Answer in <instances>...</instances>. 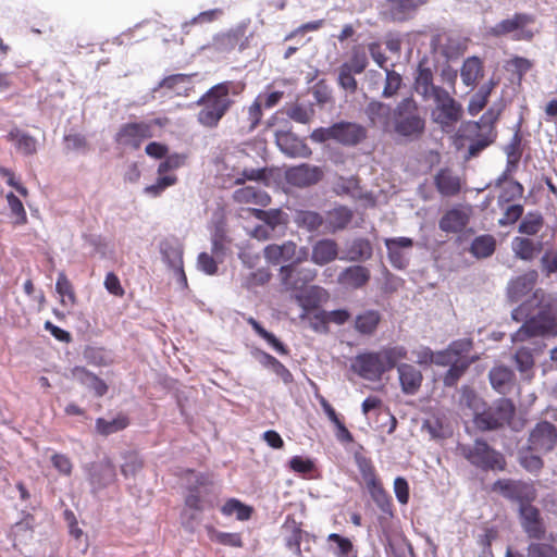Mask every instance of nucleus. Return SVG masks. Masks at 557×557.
<instances>
[{
    "instance_id": "obj_33",
    "label": "nucleus",
    "mask_w": 557,
    "mask_h": 557,
    "mask_svg": "<svg viewBox=\"0 0 557 557\" xmlns=\"http://www.w3.org/2000/svg\"><path fill=\"white\" fill-rule=\"evenodd\" d=\"M469 222V214L460 208L447 211L440 220V228L446 233L461 232Z\"/></svg>"
},
{
    "instance_id": "obj_34",
    "label": "nucleus",
    "mask_w": 557,
    "mask_h": 557,
    "mask_svg": "<svg viewBox=\"0 0 557 557\" xmlns=\"http://www.w3.org/2000/svg\"><path fill=\"white\" fill-rule=\"evenodd\" d=\"M502 107H491L479 121L467 122L463 125L465 133H478L479 131L494 132V123L498 120Z\"/></svg>"
},
{
    "instance_id": "obj_35",
    "label": "nucleus",
    "mask_w": 557,
    "mask_h": 557,
    "mask_svg": "<svg viewBox=\"0 0 557 557\" xmlns=\"http://www.w3.org/2000/svg\"><path fill=\"white\" fill-rule=\"evenodd\" d=\"M511 249L518 259L531 261L542 249V244L535 243L528 237L517 236L511 242Z\"/></svg>"
},
{
    "instance_id": "obj_55",
    "label": "nucleus",
    "mask_w": 557,
    "mask_h": 557,
    "mask_svg": "<svg viewBox=\"0 0 557 557\" xmlns=\"http://www.w3.org/2000/svg\"><path fill=\"white\" fill-rule=\"evenodd\" d=\"M500 209L503 210V215L498 219V224L503 227L518 222L524 212V207L520 203H507Z\"/></svg>"
},
{
    "instance_id": "obj_53",
    "label": "nucleus",
    "mask_w": 557,
    "mask_h": 557,
    "mask_svg": "<svg viewBox=\"0 0 557 557\" xmlns=\"http://www.w3.org/2000/svg\"><path fill=\"white\" fill-rule=\"evenodd\" d=\"M470 134L475 135V138L471 141L469 146V158L475 157L479 152H481L488 145H491L496 137L495 132L479 131L478 133Z\"/></svg>"
},
{
    "instance_id": "obj_4",
    "label": "nucleus",
    "mask_w": 557,
    "mask_h": 557,
    "mask_svg": "<svg viewBox=\"0 0 557 557\" xmlns=\"http://www.w3.org/2000/svg\"><path fill=\"white\" fill-rule=\"evenodd\" d=\"M392 129L408 140L419 139L425 131V120L419 112L416 100L404 98L393 109Z\"/></svg>"
},
{
    "instance_id": "obj_27",
    "label": "nucleus",
    "mask_w": 557,
    "mask_h": 557,
    "mask_svg": "<svg viewBox=\"0 0 557 557\" xmlns=\"http://www.w3.org/2000/svg\"><path fill=\"white\" fill-rule=\"evenodd\" d=\"M540 345L535 342H532L531 345H521L517 348L513 354V361L517 370L524 376L530 377L534 363L535 357L534 354L540 349Z\"/></svg>"
},
{
    "instance_id": "obj_21",
    "label": "nucleus",
    "mask_w": 557,
    "mask_h": 557,
    "mask_svg": "<svg viewBox=\"0 0 557 557\" xmlns=\"http://www.w3.org/2000/svg\"><path fill=\"white\" fill-rule=\"evenodd\" d=\"M364 112L373 126L392 131L393 110L389 104L372 100L367 104Z\"/></svg>"
},
{
    "instance_id": "obj_42",
    "label": "nucleus",
    "mask_w": 557,
    "mask_h": 557,
    "mask_svg": "<svg viewBox=\"0 0 557 557\" xmlns=\"http://www.w3.org/2000/svg\"><path fill=\"white\" fill-rule=\"evenodd\" d=\"M483 75L482 63L479 58L471 57L465 60L460 76L462 83L467 86H474L476 81Z\"/></svg>"
},
{
    "instance_id": "obj_60",
    "label": "nucleus",
    "mask_w": 557,
    "mask_h": 557,
    "mask_svg": "<svg viewBox=\"0 0 557 557\" xmlns=\"http://www.w3.org/2000/svg\"><path fill=\"white\" fill-rule=\"evenodd\" d=\"M527 22H528V18L525 15L516 14L511 18H506V20L499 22L495 27V32L497 34L511 33L513 30H517V29L523 27L527 24Z\"/></svg>"
},
{
    "instance_id": "obj_62",
    "label": "nucleus",
    "mask_w": 557,
    "mask_h": 557,
    "mask_svg": "<svg viewBox=\"0 0 557 557\" xmlns=\"http://www.w3.org/2000/svg\"><path fill=\"white\" fill-rule=\"evenodd\" d=\"M372 490L371 495L377 507L387 515H392V503L388 494L381 487L375 484V481L372 480Z\"/></svg>"
},
{
    "instance_id": "obj_1",
    "label": "nucleus",
    "mask_w": 557,
    "mask_h": 557,
    "mask_svg": "<svg viewBox=\"0 0 557 557\" xmlns=\"http://www.w3.org/2000/svg\"><path fill=\"white\" fill-rule=\"evenodd\" d=\"M511 319L523 322L511 334L513 344L524 343L533 338L557 336V298L536 289L532 297L511 311Z\"/></svg>"
},
{
    "instance_id": "obj_31",
    "label": "nucleus",
    "mask_w": 557,
    "mask_h": 557,
    "mask_svg": "<svg viewBox=\"0 0 557 557\" xmlns=\"http://www.w3.org/2000/svg\"><path fill=\"white\" fill-rule=\"evenodd\" d=\"M488 379L492 387L499 394H507L515 383V373L505 366H496L490 370Z\"/></svg>"
},
{
    "instance_id": "obj_61",
    "label": "nucleus",
    "mask_w": 557,
    "mask_h": 557,
    "mask_svg": "<svg viewBox=\"0 0 557 557\" xmlns=\"http://www.w3.org/2000/svg\"><path fill=\"white\" fill-rule=\"evenodd\" d=\"M124 462L121 465V472L125 478L134 476L143 467V461L135 453L124 455Z\"/></svg>"
},
{
    "instance_id": "obj_28",
    "label": "nucleus",
    "mask_w": 557,
    "mask_h": 557,
    "mask_svg": "<svg viewBox=\"0 0 557 557\" xmlns=\"http://www.w3.org/2000/svg\"><path fill=\"white\" fill-rule=\"evenodd\" d=\"M372 245L368 239L356 238L346 244L343 255L339 256V260L349 262L366 261L372 257Z\"/></svg>"
},
{
    "instance_id": "obj_3",
    "label": "nucleus",
    "mask_w": 557,
    "mask_h": 557,
    "mask_svg": "<svg viewBox=\"0 0 557 557\" xmlns=\"http://www.w3.org/2000/svg\"><path fill=\"white\" fill-rule=\"evenodd\" d=\"M232 83L223 82L211 87L197 101L201 110L197 121L206 127H215L233 104L230 96Z\"/></svg>"
},
{
    "instance_id": "obj_6",
    "label": "nucleus",
    "mask_w": 557,
    "mask_h": 557,
    "mask_svg": "<svg viewBox=\"0 0 557 557\" xmlns=\"http://www.w3.org/2000/svg\"><path fill=\"white\" fill-rule=\"evenodd\" d=\"M430 102L433 103L431 119L442 131L453 129L461 120L463 108L446 89L431 98Z\"/></svg>"
},
{
    "instance_id": "obj_58",
    "label": "nucleus",
    "mask_w": 557,
    "mask_h": 557,
    "mask_svg": "<svg viewBox=\"0 0 557 557\" xmlns=\"http://www.w3.org/2000/svg\"><path fill=\"white\" fill-rule=\"evenodd\" d=\"M343 65H348L349 70L354 71L356 74L362 73L368 65L366 51L359 47L354 48L349 61L345 62Z\"/></svg>"
},
{
    "instance_id": "obj_16",
    "label": "nucleus",
    "mask_w": 557,
    "mask_h": 557,
    "mask_svg": "<svg viewBox=\"0 0 557 557\" xmlns=\"http://www.w3.org/2000/svg\"><path fill=\"white\" fill-rule=\"evenodd\" d=\"M160 252L163 261L171 268L182 286L187 285L183 269V247L175 238H166L160 243Z\"/></svg>"
},
{
    "instance_id": "obj_63",
    "label": "nucleus",
    "mask_w": 557,
    "mask_h": 557,
    "mask_svg": "<svg viewBox=\"0 0 557 557\" xmlns=\"http://www.w3.org/2000/svg\"><path fill=\"white\" fill-rule=\"evenodd\" d=\"M355 74L354 71L349 70L348 65H341L338 69V84L350 94L357 90V81L354 77Z\"/></svg>"
},
{
    "instance_id": "obj_47",
    "label": "nucleus",
    "mask_w": 557,
    "mask_h": 557,
    "mask_svg": "<svg viewBox=\"0 0 557 557\" xmlns=\"http://www.w3.org/2000/svg\"><path fill=\"white\" fill-rule=\"evenodd\" d=\"M323 216L310 210L297 211L295 222L299 227L306 228L309 232L318 231L323 224Z\"/></svg>"
},
{
    "instance_id": "obj_20",
    "label": "nucleus",
    "mask_w": 557,
    "mask_h": 557,
    "mask_svg": "<svg viewBox=\"0 0 557 557\" xmlns=\"http://www.w3.org/2000/svg\"><path fill=\"white\" fill-rule=\"evenodd\" d=\"M323 176L319 166L301 164L287 170L286 180L289 184L306 187L318 183Z\"/></svg>"
},
{
    "instance_id": "obj_50",
    "label": "nucleus",
    "mask_w": 557,
    "mask_h": 557,
    "mask_svg": "<svg viewBox=\"0 0 557 557\" xmlns=\"http://www.w3.org/2000/svg\"><path fill=\"white\" fill-rule=\"evenodd\" d=\"M327 541L335 543L336 546L333 548V554L336 557H357L354 545L349 539L343 537L337 533H331L327 536Z\"/></svg>"
},
{
    "instance_id": "obj_39",
    "label": "nucleus",
    "mask_w": 557,
    "mask_h": 557,
    "mask_svg": "<svg viewBox=\"0 0 557 557\" xmlns=\"http://www.w3.org/2000/svg\"><path fill=\"white\" fill-rule=\"evenodd\" d=\"M496 249V240L490 234L476 236L470 246V252L476 259H484L491 257Z\"/></svg>"
},
{
    "instance_id": "obj_51",
    "label": "nucleus",
    "mask_w": 557,
    "mask_h": 557,
    "mask_svg": "<svg viewBox=\"0 0 557 557\" xmlns=\"http://www.w3.org/2000/svg\"><path fill=\"white\" fill-rule=\"evenodd\" d=\"M401 85H403L401 75L398 72L386 67L385 69V82H384V88L382 90V97L386 98V99L393 98L394 96L397 95Z\"/></svg>"
},
{
    "instance_id": "obj_14",
    "label": "nucleus",
    "mask_w": 557,
    "mask_h": 557,
    "mask_svg": "<svg viewBox=\"0 0 557 557\" xmlns=\"http://www.w3.org/2000/svg\"><path fill=\"white\" fill-rule=\"evenodd\" d=\"M264 258L272 264L286 262L295 264L307 260V250L305 248L297 250V245L292 240H287L281 245H268L264 248Z\"/></svg>"
},
{
    "instance_id": "obj_17",
    "label": "nucleus",
    "mask_w": 557,
    "mask_h": 557,
    "mask_svg": "<svg viewBox=\"0 0 557 557\" xmlns=\"http://www.w3.org/2000/svg\"><path fill=\"white\" fill-rule=\"evenodd\" d=\"M151 135V126L148 123H127L116 134V141L123 146L138 148L141 141Z\"/></svg>"
},
{
    "instance_id": "obj_15",
    "label": "nucleus",
    "mask_w": 557,
    "mask_h": 557,
    "mask_svg": "<svg viewBox=\"0 0 557 557\" xmlns=\"http://www.w3.org/2000/svg\"><path fill=\"white\" fill-rule=\"evenodd\" d=\"M413 89L424 102H430L438 92L445 88L434 83V72L429 65V62L422 60L419 62L414 73Z\"/></svg>"
},
{
    "instance_id": "obj_12",
    "label": "nucleus",
    "mask_w": 557,
    "mask_h": 557,
    "mask_svg": "<svg viewBox=\"0 0 557 557\" xmlns=\"http://www.w3.org/2000/svg\"><path fill=\"white\" fill-rule=\"evenodd\" d=\"M351 370L364 380L377 381L386 372V364L380 352H367L355 358Z\"/></svg>"
},
{
    "instance_id": "obj_18",
    "label": "nucleus",
    "mask_w": 557,
    "mask_h": 557,
    "mask_svg": "<svg viewBox=\"0 0 557 557\" xmlns=\"http://www.w3.org/2000/svg\"><path fill=\"white\" fill-rule=\"evenodd\" d=\"M521 525L524 532L532 539L540 540L544 536L545 529L541 519L540 510L528 502L519 506Z\"/></svg>"
},
{
    "instance_id": "obj_59",
    "label": "nucleus",
    "mask_w": 557,
    "mask_h": 557,
    "mask_svg": "<svg viewBox=\"0 0 557 557\" xmlns=\"http://www.w3.org/2000/svg\"><path fill=\"white\" fill-rule=\"evenodd\" d=\"M176 181L175 175L159 176L154 184L145 187L144 193L151 197H158L168 187L174 185Z\"/></svg>"
},
{
    "instance_id": "obj_37",
    "label": "nucleus",
    "mask_w": 557,
    "mask_h": 557,
    "mask_svg": "<svg viewBox=\"0 0 557 557\" xmlns=\"http://www.w3.org/2000/svg\"><path fill=\"white\" fill-rule=\"evenodd\" d=\"M541 454L531 450L529 446L521 447L518 451V462L528 472L537 474L544 467Z\"/></svg>"
},
{
    "instance_id": "obj_26",
    "label": "nucleus",
    "mask_w": 557,
    "mask_h": 557,
    "mask_svg": "<svg viewBox=\"0 0 557 557\" xmlns=\"http://www.w3.org/2000/svg\"><path fill=\"white\" fill-rule=\"evenodd\" d=\"M371 277L370 270L363 265H351L338 275V283L347 288L358 289L367 285Z\"/></svg>"
},
{
    "instance_id": "obj_40",
    "label": "nucleus",
    "mask_w": 557,
    "mask_h": 557,
    "mask_svg": "<svg viewBox=\"0 0 557 557\" xmlns=\"http://www.w3.org/2000/svg\"><path fill=\"white\" fill-rule=\"evenodd\" d=\"M129 424L126 416L117 414L112 419L98 418L96 420V431L102 436H108L124 430Z\"/></svg>"
},
{
    "instance_id": "obj_19",
    "label": "nucleus",
    "mask_w": 557,
    "mask_h": 557,
    "mask_svg": "<svg viewBox=\"0 0 557 557\" xmlns=\"http://www.w3.org/2000/svg\"><path fill=\"white\" fill-rule=\"evenodd\" d=\"M413 246L409 237H394L385 239L388 260L396 269L403 270L409 264V253L406 251Z\"/></svg>"
},
{
    "instance_id": "obj_30",
    "label": "nucleus",
    "mask_w": 557,
    "mask_h": 557,
    "mask_svg": "<svg viewBox=\"0 0 557 557\" xmlns=\"http://www.w3.org/2000/svg\"><path fill=\"white\" fill-rule=\"evenodd\" d=\"M436 189L442 196H456L461 189L460 177L449 169H442L434 177Z\"/></svg>"
},
{
    "instance_id": "obj_11",
    "label": "nucleus",
    "mask_w": 557,
    "mask_h": 557,
    "mask_svg": "<svg viewBox=\"0 0 557 557\" xmlns=\"http://www.w3.org/2000/svg\"><path fill=\"white\" fill-rule=\"evenodd\" d=\"M84 471L94 494L113 484L116 479L115 467L107 457L98 461L86 463Z\"/></svg>"
},
{
    "instance_id": "obj_29",
    "label": "nucleus",
    "mask_w": 557,
    "mask_h": 557,
    "mask_svg": "<svg viewBox=\"0 0 557 557\" xmlns=\"http://www.w3.org/2000/svg\"><path fill=\"white\" fill-rule=\"evenodd\" d=\"M275 141L282 152L289 157L307 156L309 149L290 132L276 131Z\"/></svg>"
},
{
    "instance_id": "obj_57",
    "label": "nucleus",
    "mask_w": 557,
    "mask_h": 557,
    "mask_svg": "<svg viewBox=\"0 0 557 557\" xmlns=\"http://www.w3.org/2000/svg\"><path fill=\"white\" fill-rule=\"evenodd\" d=\"M460 405L472 410L474 418L476 417V413H481L480 410L483 407L482 399L475 394L473 389L467 386L462 387L461 389Z\"/></svg>"
},
{
    "instance_id": "obj_44",
    "label": "nucleus",
    "mask_w": 557,
    "mask_h": 557,
    "mask_svg": "<svg viewBox=\"0 0 557 557\" xmlns=\"http://www.w3.org/2000/svg\"><path fill=\"white\" fill-rule=\"evenodd\" d=\"M544 225L543 215L537 211L528 212L521 220L518 231L528 236L536 235Z\"/></svg>"
},
{
    "instance_id": "obj_32",
    "label": "nucleus",
    "mask_w": 557,
    "mask_h": 557,
    "mask_svg": "<svg viewBox=\"0 0 557 557\" xmlns=\"http://www.w3.org/2000/svg\"><path fill=\"white\" fill-rule=\"evenodd\" d=\"M233 198L238 203L257 205L261 207H265L270 202V196L256 186H245L236 189Z\"/></svg>"
},
{
    "instance_id": "obj_5",
    "label": "nucleus",
    "mask_w": 557,
    "mask_h": 557,
    "mask_svg": "<svg viewBox=\"0 0 557 557\" xmlns=\"http://www.w3.org/2000/svg\"><path fill=\"white\" fill-rule=\"evenodd\" d=\"M367 137V129L357 123L341 121L329 127H319L312 131V141L322 144L334 140L343 146H356Z\"/></svg>"
},
{
    "instance_id": "obj_43",
    "label": "nucleus",
    "mask_w": 557,
    "mask_h": 557,
    "mask_svg": "<svg viewBox=\"0 0 557 557\" xmlns=\"http://www.w3.org/2000/svg\"><path fill=\"white\" fill-rule=\"evenodd\" d=\"M9 139L14 144L16 149L23 154H34L37 151V140L29 134L12 129L9 133Z\"/></svg>"
},
{
    "instance_id": "obj_25",
    "label": "nucleus",
    "mask_w": 557,
    "mask_h": 557,
    "mask_svg": "<svg viewBox=\"0 0 557 557\" xmlns=\"http://www.w3.org/2000/svg\"><path fill=\"white\" fill-rule=\"evenodd\" d=\"M338 257V245L334 239L323 238L312 246L310 260L318 265L327 264Z\"/></svg>"
},
{
    "instance_id": "obj_7",
    "label": "nucleus",
    "mask_w": 557,
    "mask_h": 557,
    "mask_svg": "<svg viewBox=\"0 0 557 557\" xmlns=\"http://www.w3.org/2000/svg\"><path fill=\"white\" fill-rule=\"evenodd\" d=\"M461 455L473 466L484 471H504L506 459L504 455L490 447L484 441L476 440L472 445H461Z\"/></svg>"
},
{
    "instance_id": "obj_41",
    "label": "nucleus",
    "mask_w": 557,
    "mask_h": 557,
    "mask_svg": "<svg viewBox=\"0 0 557 557\" xmlns=\"http://www.w3.org/2000/svg\"><path fill=\"white\" fill-rule=\"evenodd\" d=\"M243 36V30H230L223 34H219L213 37L211 47L214 51L220 53L230 52L239 42Z\"/></svg>"
},
{
    "instance_id": "obj_9",
    "label": "nucleus",
    "mask_w": 557,
    "mask_h": 557,
    "mask_svg": "<svg viewBox=\"0 0 557 557\" xmlns=\"http://www.w3.org/2000/svg\"><path fill=\"white\" fill-rule=\"evenodd\" d=\"M491 490L506 499L518 503L519 506L535 500L537 496L533 483L522 480L498 479L493 483Z\"/></svg>"
},
{
    "instance_id": "obj_2",
    "label": "nucleus",
    "mask_w": 557,
    "mask_h": 557,
    "mask_svg": "<svg viewBox=\"0 0 557 557\" xmlns=\"http://www.w3.org/2000/svg\"><path fill=\"white\" fill-rule=\"evenodd\" d=\"M282 284L287 290L301 292L297 299L301 307L314 308L327 297V293L320 286L305 288L317 276V270L297 268L295 264L282 265L280 269Z\"/></svg>"
},
{
    "instance_id": "obj_36",
    "label": "nucleus",
    "mask_w": 557,
    "mask_h": 557,
    "mask_svg": "<svg viewBox=\"0 0 557 557\" xmlns=\"http://www.w3.org/2000/svg\"><path fill=\"white\" fill-rule=\"evenodd\" d=\"M73 375L79 383L92 389L99 397L103 396L108 391L107 384L101 379L84 368H75Z\"/></svg>"
},
{
    "instance_id": "obj_24",
    "label": "nucleus",
    "mask_w": 557,
    "mask_h": 557,
    "mask_svg": "<svg viewBox=\"0 0 557 557\" xmlns=\"http://www.w3.org/2000/svg\"><path fill=\"white\" fill-rule=\"evenodd\" d=\"M206 484L207 478L203 474L191 470L187 471V488L189 493L185 499L186 507L196 511L202 510L200 494L206 488Z\"/></svg>"
},
{
    "instance_id": "obj_52",
    "label": "nucleus",
    "mask_w": 557,
    "mask_h": 557,
    "mask_svg": "<svg viewBox=\"0 0 557 557\" xmlns=\"http://www.w3.org/2000/svg\"><path fill=\"white\" fill-rule=\"evenodd\" d=\"M221 511L224 516L235 515L236 518L240 521L248 520L251 516V508L249 506L244 505L239 500L232 498L228 499L221 508Z\"/></svg>"
},
{
    "instance_id": "obj_38",
    "label": "nucleus",
    "mask_w": 557,
    "mask_h": 557,
    "mask_svg": "<svg viewBox=\"0 0 557 557\" xmlns=\"http://www.w3.org/2000/svg\"><path fill=\"white\" fill-rule=\"evenodd\" d=\"M381 321V314L376 310H367L356 317L355 329L362 335H372Z\"/></svg>"
},
{
    "instance_id": "obj_54",
    "label": "nucleus",
    "mask_w": 557,
    "mask_h": 557,
    "mask_svg": "<svg viewBox=\"0 0 557 557\" xmlns=\"http://www.w3.org/2000/svg\"><path fill=\"white\" fill-rule=\"evenodd\" d=\"M191 84V76L187 74H175L165 77L161 83L160 87H164L175 91L176 94H182L186 91Z\"/></svg>"
},
{
    "instance_id": "obj_13",
    "label": "nucleus",
    "mask_w": 557,
    "mask_h": 557,
    "mask_svg": "<svg viewBox=\"0 0 557 557\" xmlns=\"http://www.w3.org/2000/svg\"><path fill=\"white\" fill-rule=\"evenodd\" d=\"M557 444V429L547 421L536 423L531 430L528 444L531 450L537 454H547L554 449Z\"/></svg>"
},
{
    "instance_id": "obj_45",
    "label": "nucleus",
    "mask_w": 557,
    "mask_h": 557,
    "mask_svg": "<svg viewBox=\"0 0 557 557\" xmlns=\"http://www.w3.org/2000/svg\"><path fill=\"white\" fill-rule=\"evenodd\" d=\"M524 187L518 181H509L504 186L497 197V206L504 208V205L511 203L512 201L523 197Z\"/></svg>"
},
{
    "instance_id": "obj_48",
    "label": "nucleus",
    "mask_w": 557,
    "mask_h": 557,
    "mask_svg": "<svg viewBox=\"0 0 557 557\" xmlns=\"http://www.w3.org/2000/svg\"><path fill=\"white\" fill-rule=\"evenodd\" d=\"M352 212L346 207H338L329 213V228L331 232L344 230L351 221Z\"/></svg>"
},
{
    "instance_id": "obj_64",
    "label": "nucleus",
    "mask_w": 557,
    "mask_h": 557,
    "mask_svg": "<svg viewBox=\"0 0 557 557\" xmlns=\"http://www.w3.org/2000/svg\"><path fill=\"white\" fill-rule=\"evenodd\" d=\"M527 557H557V550L549 544L531 543L528 546Z\"/></svg>"
},
{
    "instance_id": "obj_8",
    "label": "nucleus",
    "mask_w": 557,
    "mask_h": 557,
    "mask_svg": "<svg viewBox=\"0 0 557 557\" xmlns=\"http://www.w3.org/2000/svg\"><path fill=\"white\" fill-rule=\"evenodd\" d=\"M515 414V406L510 399L499 398L487 409L476 413L475 425L481 430H495L508 424Z\"/></svg>"
},
{
    "instance_id": "obj_10",
    "label": "nucleus",
    "mask_w": 557,
    "mask_h": 557,
    "mask_svg": "<svg viewBox=\"0 0 557 557\" xmlns=\"http://www.w3.org/2000/svg\"><path fill=\"white\" fill-rule=\"evenodd\" d=\"M428 0H383L379 7V15L386 22H406Z\"/></svg>"
},
{
    "instance_id": "obj_22",
    "label": "nucleus",
    "mask_w": 557,
    "mask_h": 557,
    "mask_svg": "<svg viewBox=\"0 0 557 557\" xmlns=\"http://www.w3.org/2000/svg\"><path fill=\"white\" fill-rule=\"evenodd\" d=\"M397 372L401 392L406 395H414L420 389L423 381L421 371L413 364L399 363Z\"/></svg>"
},
{
    "instance_id": "obj_56",
    "label": "nucleus",
    "mask_w": 557,
    "mask_h": 557,
    "mask_svg": "<svg viewBox=\"0 0 557 557\" xmlns=\"http://www.w3.org/2000/svg\"><path fill=\"white\" fill-rule=\"evenodd\" d=\"M385 361L386 371L397 367L398 361L407 358V349L404 346H394L380 352Z\"/></svg>"
},
{
    "instance_id": "obj_23",
    "label": "nucleus",
    "mask_w": 557,
    "mask_h": 557,
    "mask_svg": "<svg viewBox=\"0 0 557 557\" xmlns=\"http://www.w3.org/2000/svg\"><path fill=\"white\" fill-rule=\"evenodd\" d=\"M537 277V272L535 270H531L511 280L507 288L508 298L515 302L521 300L533 289Z\"/></svg>"
},
{
    "instance_id": "obj_49",
    "label": "nucleus",
    "mask_w": 557,
    "mask_h": 557,
    "mask_svg": "<svg viewBox=\"0 0 557 557\" xmlns=\"http://www.w3.org/2000/svg\"><path fill=\"white\" fill-rule=\"evenodd\" d=\"M252 214L267 225H269L273 231L278 226H284L285 219L284 213L280 209H271V210H261V209H252Z\"/></svg>"
},
{
    "instance_id": "obj_46",
    "label": "nucleus",
    "mask_w": 557,
    "mask_h": 557,
    "mask_svg": "<svg viewBox=\"0 0 557 557\" xmlns=\"http://www.w3.org/2000/svg\"><path fill=\"white\" fill-rule=\"evenodd\" d=\"M476 359L478 358H472L470 360H456L454 363H451L443 377L444 385L447 387L455 386L460 377L465 374L469 366Z\"/></svg>"
}]
</instances>
